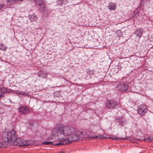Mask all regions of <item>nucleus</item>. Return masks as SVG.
I'll return each instance as SVG.
<instances>
[{
    "mask_svg": "<svg viewBox=\"0 0 153 153\" xmlns=\"http://www.w3.org/2000/svg\"><path fill=\"white\" fill-rule=\"evenodd\" d=\"M2 139L5 142L10 144H13L14 146L19 147H25L30 144L29 141H23L21 138H16V132L13 130L8 132H3L2 134Z\"/></svg>",
    "mask_w": 153,
    "mask_h": 153,
    "instance_id": "obj_1",
    "label": "nucleus"
},
{
    "mask_svg": "<svg viewBox=\"0 0 153 153\" xmlns=\"http://www.w3.org/2000/svg\"><path fill=\"white\" fill-rule=\"evenodd\" d=\"M36 4L39 5V9L43 12H45L46 10V6L45 2L43 0H38L36 2Z\"/></svg>",
    "mask_w": 153,
    "mask_h": 153,
    "instance_id": "obj_6",
    "label": "nucleus"
},
{
    "mask_svg": "<svg viewBox=\"0 0 153 153\" xmlns=\"http://www.w3.org/2000/svg\"><path fill=\"white\" fill-rule=\"evenodd\" d=\"M141 1L142 2H144V0H141Z\"/></svg>",
    "mask_w": 153,
    "mask_h": 153,
    "instance_id": "obj_32",
    "label": "nucleus"
},
{
    "mask_svg": "<svg viewBox=\"0 0 153 153\" xmlns=\"http://www.w3.org/2000/svg\"><path fill=\"white\" fill-rule=\"evenodd\" d=\"M4 6V5L3 4H0V10H1L2 8Z\"/></svg>",
    "mask_w": 153,
    "mask_h": 153,
    "instance_id": "obj_23",
    "label": "nucleus"
},
{
    "mask_svg": "<svg viewBox=\"0 0 153 153\" xmlns=\"http://www.w3.org/2000/svg\"><path fill=\"white\" fill-rule=\"evenodd\" d=\"M78 131H75L74 128L72 127L65 126L63 125H60L57 128H53L52 133L55 135L59 134L70 136L72 134H75V133Z\"/></svg>",
    "mask_w": 153,
    "mask_h": 153,
    "instance_id": "obj_2",
    "label": "nucleus"
},
{
    "mask_svg": "<svg viewBox=\"0 0 153 153\" xmlns=\"http://www.w3.org/2000/svg\"><path fill=\"white\" fill-rule=\"evenodd\" d=\"M20 94L23 95H25V93L24 91H20Z\"/></svg>",
    "mask_w": 153,
    "mask_h": 153,
    "instance_id": "obj_22",
    "label": "nucleus"
},
{
    "mask_svg": "<svg viewBox=\"0 0 153 153\" xmlns=\"http://www.w3.org/2000/svg\"><path fill=\"white\" fill-rule=\"evenodd\" d=\"M117 104V102L113 100H108L105 103V105L107 108L112 109L114 108Z\"/></svg>",
    "mask_w": 153,
    "mask_h": 153,
    "instance_id": "obj_4",
    "label": "nucleus"
},
{
    "mask_svg": "<svg viewBox=\"0 0 153 153\" xmlns=\"http://www.w3.org/2000/svg\"><path fill=\"white\" fill-rule=\"evenodd\" d=\"M3 94H0V98L3 95Z\"/></svg>",
    "mask_w": 153,
    "mask_h": 153,
    "instance_id": "obj_29",
    "label": "nucleus"
},
{
    "mask_svg": "<svg viewBox=\"0 0 153 153\" xmlns=\"http://www.w3.org/2000/svg\"><path fill=\"white\" fill-rule=\"evenodd\" d=\"M19 111L22 114H26L29 113V109L27 107H21L19 109Z\"/></svg>",
    "mask_w": 153,
    "mask_h": 153,
    "instance_id": "obj_9",
    "label": "nucleus"
},
{
    "mask_svg": "<svg viewBox=\"0 0 153 153\" xmlns=\"http://www.w3.org/2000/svg\"><path fill=\"white\" fill-rule=\"evenodd\" d=\"M141 1L142 2H144V0H141Z\"/></svg>",
    "mask_w": 153,
    "mask_h": 153,
    "instance_id": "obj_31",
    "label": "nucleus"
},
{
    "mask_svg": "<svg viewBox=\"0 0 153 153\" xmlns=\"http://www.w3.org/2000/svg\"><path fill=\"white\" fill-rule=\"evenodd\" d=\"M108 7L110 10H115L116 8V6L114 3H111L109 4Z\"/></svg>",
    "mask_w": 153,
    "mask_h": 153,
    "instance_id": "obj_12",
    "label": "nucleus"
},
{
    "mask_svg": "<svg viewBox=\"0 0 153 153\" xmlns=\"http://www.w3.org/2000/svg\"><path fill=\"white\" fill-rule=\"evenodd\" d=\"M143 30L140 29H137L135 31V34L137 37H139V38L141 36Z\"/></svg>",
    "mask_w": 153,
    "mask_h": 153,
    "instance_id": "obj_10",
    "label": "nucleus"
},
{
    "mask_svg": "<svg viewBox=\"0 0 153 153\" xmlns=\"http://www.w3.org/2000/svg\"><path fill=\"white\" fill-rule=\"evenodd\" d=\"M48 73L44 70H41L37 73V75L39 77L45 78L48 75Z\"/></svg>",
    "mask_w": 153,
    "mask_h": 153,
    "instance_id": "obj_8",
    "label": "nucleus"
},
{
    "mask_svg": "<svg viewBox=\"0 0 153 153\" xmlns=\"http://www.w3.org/2000/svg\"><path fill=\"white\" fill-rule=\"evenodd\" d=\"M116 33L118 37H120L122 36V32L120 30H118L117 31Z\"/></svg>",
    "mask_w": 153,
    "mask_h": 153,
    "instance_id": "obj_18",
    "label": "nucleus"
},
{
    "mask_svg": "<svg viewBox=\"0 0 153 153\" xmlns=\"http://www.w3.org/2000/svg\"><path fill=\"white\" fill-rule=\"evenodd\" d=\"M15 93L17 94H20V91H15Z\"/></svg>",
    "mask_w": 153,
    "mask_h": 153,
    "instance_id": "obj_24",
    "label": "nucleus"
},
{
    "mask_svg": "<svg viewBox=\"0 0 153 153\" xmlns=\"http://www.w3.org/2000/svg\"><path fill=\"white\" fill-rule=\"evenodd\" d=\"M137 110L140 114L143 116L147 112L148 109L145 105H141L138 107Z\"/></svg>",
    "mask_w": 153,
    "mask_h": 153,
    "instance_id": "obj_5",
    "label": "nucleus"
},
{
    "mask_svg": "<svg viewBox=\"0 0 153 153\" xmlns=\"http://www.w3.org/2000/svg\"><path fill=\"white\" fill-rule=\"evenodd\" d=\"M86 134V133L85 132H82L80 131H78L75 133V134L71 135L68 138H63L61 141L63 143V145L69 144L72 141L82 140L83 138H88V137L85 136Z\"/></svg>",
    "mask_w": 153,
    "mask_h": 153,
    "instance_id": "obj_3",
    "label": "nucleus"
},
{
    "mask_svg": "<svg viewBox=\"0 0 153 153\" xmlns=\"http://www.w3.org/2000/svg\"><path fill=\"white\" fill-rule=\"evenodd\" d=\"M6 92V89L4 88H0V93H5Z\"/></svg>",
    "mask_w": 153,
    "mask_h": 153,
    "instance_id": "obj_19",
    "label": "nucleus"
},
{
    "mask_svg": "<svg viewBox=\"0 0 153 153\" xmlns=\"http://www.w3.org/2000/svg\"><path fill=\"white\" fill-rule=\"evenodd\" d=\"M4 146V145L3 144L1 143H0V148H2Z\"/></svg>",
    "mask_w": 153,
    "mask_h": 153,
    "instance_id": "obj_25",
    "label": "nucleus"
},
{
    "mask_svg": "<svg viewBox=\"0 0 153 153\" xmlns=\"http://www.w3.org/2000/svg\"><path fill=\"white\" fill-rule=\"evenodd\" d=\"M59 153H65V152H60Z\"/></svg>",
    "mask_w": 153,
    "mask_h": 153,
    "instance_id": "obj_30",
    "label": "nucleus"
},
{
    "mask_svg": "<svg viewBox=\"0 0 153 153\" xmlns=\"http://www.w3.org/2000/svg\"><path fill=\"white\" fill-rule=\"evenodd\" d=\"M6 47L2 43H0V49L5 51L6 50Z\"/></svg>",
    "mask_w": 153,
    "mask_h": 153,
    "instance_id": "obj_15",
    "label": "nucleus"
},
{
    "mask_svg": "<svg viewBox=\"0 0 153 153\" xmlns=\"http://www.w3.org/2000/svg\"><path fill=\"white\" fill-rule=\"evenodd\" d=\"M53 143V142H42V144L44 145H47L50 144H52Z\"/></svg>",
    "mask_w": 153,
    "mask_h": 153,
    "instance_id": "obj_17",
    "label": "nucleus"
},
{
    "mask_svg": "<svg viewBox=\"0 0 153 153\" xmlns=\"http://www.w3.org/2000/svg\"><path fill=\"white\" fill-rule=\"evenodd\" d=\"M23 0H6V1L7 3L13 1L15 3H17L18 2L22 1Z\"/></svg>",
    "mask_w": 153,
    "mask_h": 153,
    "instance_id": "obj_14",
    "label": "nucleus"
},
{
    "mask_svg": "<svg viewBox=\"0 0 153 153\" xmlns=\"http://www.w3.org/2000/svg\"><path fill=\"white\" fill-rule=\"evenodd\" d=\"M25 95L26 96H29V94H26L25 93Z\"/></svg>",
    "mask_w": 153,
    "mask_h": 153,
    "instance_id": "obj_28",
    "label": "nucleus"
},
{
    "mask_svg": "<svg viewBox=\"0 0 153 153\" xmlns=\"http://www.w3.org/2000/svg\"><path fill=\"white\" fill-rule=\"evenodd\" d=\"M89 139H93V138H100V139H103L106 138V137L102 136H90L89 137H88Z\"/></svg>",
    "mask_w": 153,
    "mask_h": 153,
    "instance_id": "obj_13",
    "label": "nucleus"
},
{
    "mask_svg": "<svg viewBox=\"0 0 153 153\" xmlns=\"http://www.w3.org/2000/svg\"><path fill=\"white\" fill-rule=\"evenodd\" d=\"M144 3V2H142L141 1V2L140 3V5L141 6H142L143 4Z\"/></svg>",
    "mask_w": 153,
    "mask_h": 153,
    "instance_id": "obj_26",
    "label": "nucleus"
},
{
    "mask_svg": "<svg viewBox=\"0 0 153 153\" xmlns=\"http://www.w3.org/2000/svg\"><path fill=\"white\" fill-rule=\"evenodd\" d=\"M63 145V143H62V142L61 141L59 143H56L54 144L55 146H57V145Z\"/></svg>",
    "mask_w": 153,
    "mask_h": 153,
    "instance_id": "obj_21",
    "label": "nucleus"
},
{
    "mask_svg": "<svg viewBox=\"0 0 153 153\" xmlns=\"http://www.w3.org/2000/svg\"><path fill=\"white\" fill-rule=\"evenodd\" d=\"M128 87V85L127 84L122 83L117 85V88L119 91H122L127 90Z\"/></svg>",
    "mask_w": 153,
    "mask_h": 153,
    "instance_id": "obj_7",
    "label": "nucleus"
},
{
    "mask_svg": "<svg viewBox=\"0 0 153 153\" xmlns=\"http://www.w3.org/2000/svg\"><path fill=\"white\" fill-rule=\"evenodd\" d=\"M120 139L121 140H125L126 139V138L125 137H122L120 138Z\"/></svg>",
    "mask_w": 153,
    "mask_h": 153,
    "instance_id": "obj_27",
    "label": "nucleus"
},
{
    "mask_svg": "<svg viewBox=\"0 0 153 153\" xmlns=\"http://www.w3.org/2000/svg\"><path fill=\"white\" fill-rule=\"evenodd\" d=\"M28 18L31 21H35L37 19V17L34 14L28 16Z\"/></svg>",
    "mask_w": 153,
    "mask_h": 153,
    "instance_id": "obj_11",
    "label": "nucleus"
},
{
    "mask_svg": "<svg viewBox=\"0 0 153 153\" xmlns=\"http://www.w3.org/2000/svg\"><path fill=\"white\" fill-rule=\"evenodd\" d=\"M109 138H111L114 140H117L119 139V138L118 137H114L112 136V137H109Z\"/></svg>",
    "mask_w": 153,
    "mask_h": 153,
    "instance_id": "obj_20",
    "label": "nucleus"
},
{
    "mask_svg": "<svg viewBox=\"0 0 153 153\" xmlns=\"http://www.w3.org/2000/svg\"><path fill=\"white\" fill-rule=\"evenodd\" d=\"M144 140L148 142H153V137H149L145 139Z\"/></svg>",
    "mask_w": 153,
    "mask_h": 153,
    "instance_id": "obj_16",
    "label": "nucleus"
}]
</instances>
